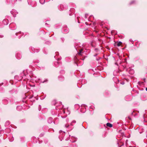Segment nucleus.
I'll use <instances>...</instances> for the list:
<instances>
[{
	"label": "nucleus",
	"instance_id": "nucleus-3",
	"mask_svg": "<svg viewBox=\"0 0 147 147\" xmlns=\"http://www.w3.org/2000/svg\"><path fill=\"white\" fill-rule=\"evenodd\" d=\"M82 49L80 50L79 52L78 53V54L79 55H81V53H82Z\"/></svg>",
	"mask_w": 147,
	"mask_h": 147
},
{
	"label": "nucleus",
	"instance_id": "nucleus-2",
	"mask_svg": "<svg viewBox=\"0 0 147 147\" xmlns=\"http://www.w3.org/2000/svg\"><path fill=\"white\" fill-rule=\"evenodd\" d=\"M122 44V42H117V45L118 46H120L121 44Z\"/></svg>",
	"mask_w": 147,
	"mask_h": 147
},
{
	"label": "nucleus",
	"instance_id": "nucleus-6",
	"mask_svg": "<svg viewBox=\"0 0 147 147\" xmlns=\"http://www.w3.org/2000/svg\"><path fill=\"white\" fill-rule=\"evenodd\" d=\"M146 91H147V87L146 88Z\"/></svg>",
	"mask_w": 147,
	"mask_h": 147
},
{
	"label": "nucleus",
	"instance_id": "nucleus-1",
	"mask_svg": "<svg viewBox=\"0 0 147 147\" xmlns=\"http://www.w3.org/2000/svg\"><path fill=\"white\" fill-rule=\"evenodd\" d=\"M106 125L107 126L109 127H112V124L109 123H107Z\"/></svg>",
	"mask_w": 147,
	"mask_h": 147
},
{
	"label": "nucleus",
	"instance_id": "nucleus-5",
	"mask_svg": "<svg viewBox=\"0 0 147 147\" xmlns=\"http://www.w3.org/2000/svg\"><path fill=\"white\" fill-rule=\"evenodd\" d=\"M131 71H132V72H133V73H131L132 74H133V73H134V71H133V70H131Z\"/></svg>",
	"mask_w": 147,
	"mask_h": 147
},
{
	"label": "nucleus",
	"instance_id": "nucleus-4",
	"mask_svg": "<svg viewBox=\"0 0 147 147\" xmlns=\"http://www.w3.org/2000/svg\"><path fill=\"white\" fill-rule=\"evenodd\" d=\"M76 121H72V122H73V123H76Z\"/></svg>",
	"mask_w": 147,
	"mask_h": 147
}]
</instances>
